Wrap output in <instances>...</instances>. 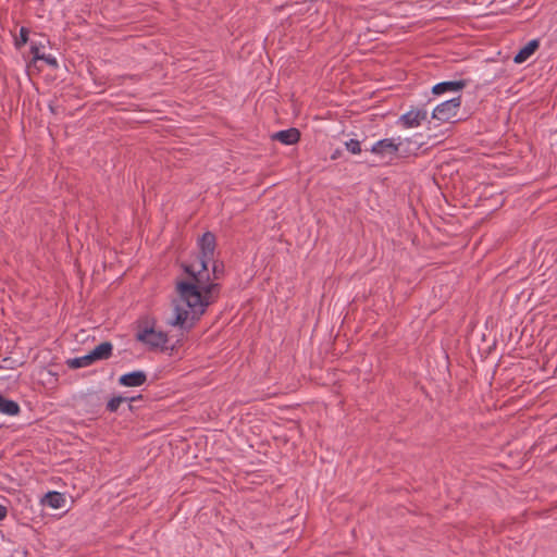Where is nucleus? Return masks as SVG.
Wrapping results in <instances>:
<instances>
[{"instance_id":"obj_18","label":"nucleus","mask_w":557,"mask_h":557,"mask_svg":"<svg viewBox=\"0 0 557 557\" xmlns=\"http://www.w3.org/2000/svg\"><path fill=\"white\" fill-rule=\"evenodd\" d=\"M30 51H32L34 61L41 60V58H44L45 53L40 52V48L38 46L32 45Z\"/></svg>"},{"instance_id":"obj_15","label":"nucleus","mask_w":557,"mask_h":557,"mask_svg":"<svg viewBox=\"0 0 557 557\" xmlns=\"http://www.w3.org/2000/svg\"><path fill=\"white\" fill-rule=\"evenodd\" d=\"M126 400V398L122 397V396H117V397H113L109 403H108V410L111 411V412H114L119 409L120 405L122 403H124Z\"/></svg>"},{"instance_id":"obj_17","label":"nucleus","mask_w":557,"mask_h":557,"mask_svg":"<svg viewBox=\"0 0 557 557\" xmlns=\"http://www.w3.org/2000/svg\"><path fill=\"white\" fill-rule=\"evenodd\" d=\"M28 30L25 27H22L20 29V36L15 38V45L16 47L24 46L27 42L28 39Z\"/></svg>"},{"instance_id":"obj_9","label":"nucleus","mask_w":557,"mask_h":557,"mask_svg":"<svg viewBox=\"0 0 557 557\" xmlns=\"http://www.w3.org/2000/svg\"><path fill=\"white\" fill-rule=\"evenodd\" d=\"M66 498L59 492H49L42 498V504L52 509H61L65 506Z\"/></svg>"},{"instance_id":"obj_7","label":"nucleus","mask_w":557,"mask_h":557,"mask_svg":"<svg viewBox=\"0 0 557 557\" xmlns=\"http://www.w3.org/2000/svg\"><path fill=\"white\" fill-rule=\"evenodd\" d=\"M465 86V81L442 82L433 86L432 91L435 95H441L444 92H457L460 91Z\"/></svg>"},{"instance_id":"obj_16","label":"nucleus","mask_w":557,"mask_h":557,"mask_svg":"<svg viewBox=\"0 0 557 557\" xmlns=\"http://www.w3.org/2000/svg\"><path fill=\"white\" fill-rule=\"evenodd\" d=\"M345 148L352 154H358L361 152L360 141H345Z\"/></svg>"},{"instance_id":"obj_14","label":"nucleus","mask_w":557,"mask_h":557,"mask_svg":"<svg viewBox=\"0 0 557 557\" xmlns=\"http://www.w3.org/2000/svg\"><path fill=\"white\" fill-rule=\"evenodd\" d=\"M223 273V265L218 264L215 261L213 262L212 271L210 272V280L212 283L219 280Z\"/></svg>"},{"instance_id":"obj_21","label":"nucleus","mask_w":557,"mask_h":557,"mask_svg":"<svg viewBox=\"0 0 557 557\" xmlns=\"http://www.w3.org/2000/svg\"><path fill=\"white\" fill-rule=\"evenodd\" d=\"M285 144H293L294 141L292 140H288V141H284Z\"/></svg>"},{"instance_id":"obj_2","label":"nucleus","mask_w":557,"mask_h":557,"mask_svg":"<svg viewBox=\"0 0 557 557\" xmlns=\"http://www.w3.org/2000/svg\"><path fill=\"white\" fill-rule=\"evenodd\" d=\"M460 103V97H456L438 104L430 116L429 129L437 127V122H450L451 120L456 119Z\"/></svg>"},{"instance_id":"obj_5","label":"nucleus","mask_w":557,"mask_h":557,"mask_svg":"<svg viewBox=\"0 0 557 557\" xmlns=\"http://www.w3.org/2000/svg\"><path fill=\"white\" fill-rule=\"evenodd\" d=\"M405 141H399L397 145L394 141H375L370 148H364V151L370 150L371 153L382 157L392 156L399 152V147Z\"/></svg>"},{"instance_id":"obj_19","label":"nucleus","mask_w":557,"mask_h":557,"mask_svg":"<svg viewBox=\"0 0 557 557\" xmlns=\"http://www.w3.org/2000/svg\"><path fill=\"white\" fill-rule=\"evenodd\" d=\"M42 61H45L47 64L53 66V67H57L58 66V61L54 57L50 55V54H44V58H41Z\"/></svg>"},{"instance_id":"obj_3","label":"nucleus","mask_w":557,"mask_h":557,"mask_svg":"<svg viewBox=\"0 0 557 557\" xmlns=\"http://www.w3.org/2000/svg\"><path fill=\"white\" fill-rule=\"evenodd\" d=\"M136 338L151 349L163 348L168 343V335L153 325L139 326Z\"/></svg>"},{"instance_id":"obj_12","label":"nucleus","mask_w":557,"mask_h":557,"mask_svg":"<svg viewBox=\"0 0 557 557\" xmlns=\"http://www.w3.org/2000/svg\"><path fill=\"white\" fill-rule=\"evenodd\" d=\"M271 139H300V133L297 128H288L274 133Z\"/></svg>"},{"instance_id":"obj_1","label":"nucleus","mask_w":557,"mask_h":557,"mask_svg":"<svg viewBox=\"0 0 557 557\" xmlns=\"http://www.w3.org/2000/svg\"><path fill=\"white\" fill-rule=\"evenodd\" d=\"M200 255L183 264L185 276L176 283L173 317L169 324L190 329L220 296V285L212 283L208 264L213 260L215 237L205 233L198 242Z\"/></svg>"},{"instance_id":"obj_13","label":"nucleus","mask_w":557,"mask_h":557,"mask_svg":"<svg viewBox=\"0 0 557 557\" xmlns=\"http://www.w3.org/2000/svg\"><path fill=\"white\" fill-rule=\"evenodd\" d=\"M67 363H69L70 368L78 369V368L88 367V366L92 364L94 361H92L90 355L87 354L85 356L71 359L67 361Z\"/></svg>"},{"instance_id":"obj_11","label":"nucleus","mask_w":557,"mask_h":557,"mask_svg":"<svg viewBox=\"0 0 557 557\" xmlns=\"http://www.w3.org/2000/svg\"><path fill=\"white\" fill-rule=\"evenodd\" d=\"M0 412L8 416H16L20 412V406L16 401L0 396Z\"/></svg>"},{"instance_id":"obj_20","label":"nucleus","mask_w":557,"mask_h":557,"mask_svg":"<svg viewBox=\"0 0 557 557\" xmlns=\"http://www.w3.org/2000/svg\"><path fill=\"white\" fill-rule=\"evenodd\" d=\"M7 508L2 505H0V520L4 519L7 517Z\"/></svg>"},{"instance_id":"obj_8","label":"nucleus","mask_w":557,"mask_h":557,"mask_svg":"<svg viewBox=\"0 0 557 557\" xmlns=\"http://www.w3.org/2000/svg\"><path fill=\"white\" fill-rule=\"evenodd\" d=\"M540 41L537 39L530 40L519 52L515 55L513 62L521 64L525 62L539 48Z\"/></svg>"},{"instance_id":"obj_6","label":"nucleus","mask_w":557,"mask_h":557,"mask_svg":"<svg viewBox=\"0 0 557 557\" xmlns=\"http://www.w3.org/2000/svg\"><path fill=\"white\" fill-rule=\"evenodd\" d=\"M146 380L147 376L144 371H134L120 376L119 383L123 386L135 387L143 385Z\"/></svg>"},{"instance_id":"obj_4","label":"nucleus","mask_w":557,"mask_h":557,"mask_svg":"<svg viewBox=\"0 0 557 557\" xmlns=\"http://www.w3.org/2000/svg\"><path fill=\"white\" fill-rule=\"evenodd\" d=\"M429 112L425 108H413L403 114L398 124L405 128H414L421 126L424 122L429 125Z\"/></svg>"},{"instance_id":"obj_10","label":"nucleus","mask_w":557,"mask_h":557,"mask_svg":"<svg viewBox=\"0 0 557 557\" xmlns=\"http://www.w3.org/2000/svg\"><path fill=\"white\" fill-rule=\"evenodd\" d=\"M112 354V344L109 342H103L97 347H95L90 352V357L94 362L98 360H106L108 359Z\"/></svg>"}]
</instances>
